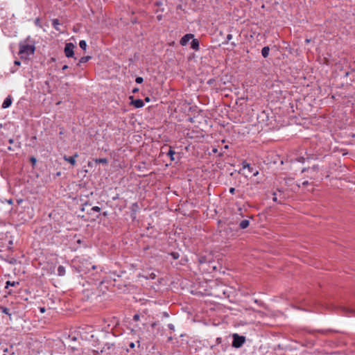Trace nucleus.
<instances>
[{
	"label": "nucleus",
	"mask_w": 355,
	"mask_h": 355,
	"mask_svg": "<svg viewBox=\"0 0 355 355\" xmlns=\"http://www.w3.org/2000/svg\"><path fill=\"white\" fill-rule=\"evenodd\" d=\"M8 202L9 204H12V200H9Z\"/></svg>",
	"instance_id": "47"
},
{
	"label": "nucleus",
	"mask_w": 355,
	"mask_h": 355,
	"mask_svg": "<svg viewBox=\"0 0 355 355\" xmlns=\"http://www.w3.org/2000/svg\"><path fill=\"white\" fill-rule=\"evenodd\" d=\"M30 161H31L32 165L34 166L36 162H37V159H36V158L35 157H31L30 158Z\"/></svg>",
	"instance_id": "26"
},
{
	"label": "nucleus",
	"mask_w": 355,
	"mask_h": 355,
	"mask_svg": "<svg viewBox=\"0 0 355 355\" xmlns=\"http://www.w3.org/2000/svg\"><path fill=\"white\" fill-rule=\"evenodd\" d=\"M170 254L175 260L179 259V257H180L179 253L176 252H173Z\"/></svg>",
	"instance_id": "23"
},
{
	"label": "nucleus",
	"mask_w": 355,
	"mask_h": 355,
	"mask_svg": "<svg viewBox=\"0 0 355 355\" xmlns=\"http://www.w3.org/2000/svg\"><path fill=\"white\" fill-rule=\"evenodd\" d=\"M52 26L53 27L57 30V31H59V26H60V21H59V19H53L52 20Z\"/></svg>",
	"instance_id": "17"
},
{
	"label": "nucleus",
	"mask_w": 355,
	"mask_h": 355,
	"mask_svg": "<svg viewBox=\"0 0 355 355\" xmlns=\"http://www.w3.org/2000/svg\"><path fill=\"white\" fill-rule=\"evenodd\" d=\"M315 331H310L311 334H313Z\"/></svg>",
	"instance_id": "58"
},
{
	"label": "nucleus",
	"mask_w": 355,
	"mask_h": 355,
	"mask_svg": "<svg viewBox=\"0 0 355 355\" xmlns=\"http://www.w3.org/2000/svg\"><path fill=\"white\" fill-rule=\"evenodd\" d=\"M8 150H12V148H11V147H10V146H9V147H8Z\"/></svg>",
	"instance_id": "56"
},
{
	"label": "nucleus",
	"mask_w": 355,
	"mask_h": 355,
	"mask_svg": "<svg viewBox=\"0 0 355 355\" xmlns=\"http://www.w3.org/2000/svg\"><path fill=\"white\" fill-rule=\"evenodd\" d=\"M168 340H172V337H169V338H168Z\"/></svg>",
	"instance_id": "57"
},
{
	"label": "nucleus",
	"mask_w": 355,
	"mask_h": 355,
	"mask_svg": "<svg viewBox=\"0 0 355 355\" xmlns=\"http://www.w3.org/2000/svg\"><path fill=\"white\" fill-rule=\"evenodd\" d=\"M65 268L63 266H59L58 268V275L59 276H64L65 275Z\"/></svg>",
	"instance_id": "16"
},
{
	"label": "nucleus",
	"mask_w": 355,
	"mask_h": 355,
	"mask_svg": "<svg viewBox=\"0 0 355 355\" xmlns=\"http://www.w3.org/2000/svg\"><path fill=\"white\" fill-rule=\"evenodd\" d=\"M310 170H311L313 171L318 172L319 171V166L318 165H313L312 167L304 168L302 170V173H304V172L309 171Z\"/></svg>",
	"instance_id": "10"
},
{
	"label": "nucleus",
	"mask_w": 355,
	"mask_h": 355,
	"mask_svg": "<svg viewBox=\"0 0 355 355\" xmlns=\"http://www.w3.org/2000/svg\"><path fill=\"white\" fill-rule=\"evenodd\" d=\"M92 210L96 212H99L101 211V208L98 206H94L92 208Z\"/></svg>",
	"instance_id": "27"
},
{
	"label": "nucleus",
	"mask_w": 355,
	"mask_h": 355,
	"mask_svg": "<svg viewBox=\"0 0 355 355\" xmlns=\"http://www.w3.org/2000/svg\"><path fill=\"white\" fill-rule=\"evenodd\" d=\"M15 64L17 65V66H19L21 64V62L19 60H15Z\"/></svg>",
	"instance_id": "35"
},
{
	"label": "nucleus",
	"mask_w": 355,
	"mask_h": 355,
	"mask_svg": "<svg viewBox=\"0 0 355 355\" xmlns=\"http://www.w3.org/2000/svg\"><path fill=\"white\" fill-rule=\"evenodd\" d=\"M45 311L44 307L40 308V312L44 313Z\"/></svg>",
	"instance_id": "41"
},
{
	"label": "nucleus",
	"mask_w": 355,
	"mask_h": 355,
	"mask_svg": "<svg viewBox=\"0 0 355 355\" xmlns=\"http://www.w3.org/2000/svg\"><path fill=\"white\" fill-rule=\"evenodd\" d=\"M103 215H104V216H106V215H107L106 212H104V213H103Z\"/></svg>",
	"instance_id": "59"
},
{
	"label": "nucleus",
	"mask_w": 355,
	"mask_h": 355,
	"mask_svg": "<svg viewBox=\"0 0 355 355\" xmlns=\"http://www.w3.org/2000/svg\"><path fill=\"white\" fill-rule=\"evenodd\" d=\"M12 244H13V241H12V240H10V241H9V245H12Z\"/></svg>",
	"instance_id": "45"
},
{
	"label": "nucleus",
	"mask_w": 355,
	"mask_h": 355,
	"mask_svg": "<svg viewBox=\"0 0 355 355\" xmlns=\"http://www.w3.org/2000/svg\"><path fill=\"white\" fill-rule=\"evenodd\" d=\"M157 19L159 21V20H161V19H162V15H158V16L157 17Z\"/></svg>",
	"instance_id": "42"
},
{
	"label": "nucleus",
	"mask_w": 355,
	"mask_h": 355,
	"mask_svg": "<svg viewBox=\"0 0 355 355\" xmlns=\"http://www.w3.org/2000/svg\"><path fill=\"white\" fill-rule=\"evenodd\" d=\"M78 157V154L76 153L73 156L68 157L67 155L63 156V159L64 161L70 163L73 166L76 165V158Z\"/></svg>",
	"instance_id": "5"
},
{
	"label": "nucleus",
	"mask_w": 355,
	"mask_h": 355,
	"mask_svg": "<svg viewBox=\"0 0 355 355\" xmlns=\"http://www.w3.org/2000/svg\"><path fill=\"white\" fill-rule=\"evenodd\" d=\"M191 48L193 50L198 51L200 48V42L198 39L193 38L191 42Z\"/></svg>",
	"instance_id": "9"
},
{
	"label": "nucleus",
	"mask_w": 355,
	"mask_h": 355,
	"mask_svg": "<svg viewBox=\"0 0 355 355\" xmlns=\"http://www.w3.org/2000/svg\"><path fill=\"white\" fill-rule=\"evenodd\" d=\"M143 81H144L143 78H142V77H140V76L137 77V78H136V79H135V82H136L137 83H138V84H141V83H143Z\"/></svg>",
	"instance_id": "25"
},
{
	"label": "nucleus",
	"mask_w": 355,
	"mask_h": 355,
	"mask_svg": "<svg viewBox=\"0 0 355 355\" xmlns=\"http://www.w3.org/2000/svg\"><path fill=\"white\" fill-rule=\"evenodd\" d=\"M249 224H250V221L248 220H246V219L243 220L239 223V227L243 230L245 229L249 226Z\"/></svg>",
	"instance_id": "11"
},
{
	"label": "nucleus",
	"mask_w": 355,
	"mask_h": 355,
	"mask_svg": "<svg viewBox=\"0 0 355 355\" xmlns=\"http://www.w3.org/2000/svg\"><path fill=\"white\" fill-rule=\"evenodd\" d=\"M0 310L5 314L6 315H10L11 314L10 313V309L6 308V307H4V306H0Z\"/></svg>",
	"instance_id": "19"
},
{
	"label": "nucleus",
	"mask_w": 355,
	"mask_h": 355,
	"mask_svg": "<svg viewBox=\"0 0 355 355\" xmlns=\"http://www.w3.org/2000/svg\"><path fill=\"white\" fill-rule=\"evenodd\" d=\"M145 101H146V102H149V101H150V98H149V97H146V98H145Z\"/></svg>",
	"instance_id": "44"
},
{
	"label": "nucleus",
	"mask_w": 355,
	"mask_h": 355,
	"mask_svg": "<svg viewBox=\"0 0 355 355\" xmlns=\"http://www.w3.org/2000/svg\"><path fill=\"white\" fill-rule=\"evenodd\" d=\"M232 39V35L230 33L228 34L226 37V41L225 42H223V44H227L229 42V41H230Z\"/></svg>",
	"instance_id": "24"
},
{
	"label": "nucleus",
	"mask_w": 355,
	"mask_h": 355,
	"mask_svg": "<svg viewBox=\"0 0 355 355\" xmlns=\"http://www.w3.org/2000/svg\"><path fill=\"white\" fill-rule=\"evenodd\" d=\"M96 163L107 164L108 161L106 158H98L95 160Z\"/></svg>",
	"instance_id": "20"
},
{
	"label": "nucleus",
	"mask_w": 355,
	"mask_h": 355,
	"mask_svg": "<svg viewBox=\"0 0 355 355\" xmlns=\"http://www.w3.org/2000/svg\"><path fill=\"white\" fill-rule=\"evenodd\" d=\"M242 168L243 169L248 168L249 172L252 173L253 176H257L259 174V171L246 161L242 162Z\"/></svg>",
	"instance_id": "4"
},
{
	"label": "nucleus",
	"mask_w": 355,
	"mask_h": 355,
	"mask_svg": "<svg viewBox=\"0 0 355 355\" xmlns=\"http://www.w3.org/2000/svg\"><path fill=\"white\" fill-rule=\"evenodd\" d=\"M175 154V152L172 149L171 147H170L168 151L166 153V155L170 157V159L171 161H174V155Z\"/></svg>",
	"instance_id": "14"
},
{
	"label": "nucleus",
	"mask_w": 355,
	"mask_h": 355,
	"mask_svg": "<svg viewBox=\"0 0 355 355\" xmlns=\"http://www.w3.org/2000/svg\"><path fill=\"white\" fill-rule=\"evenodd\" d=\"M139 315L138 314H136L133 316L134 320L137 321V320H139Z\"/></svg>",
	"instance_id": "30"
},
{
	"label": "nucleus",
	"mask_w": 355,
	"mask_h": 355,
	"mask_svg": "<svg viewBox=\"0 0 355 355\" xmlns=\"http://www.w3.org/2000/svg\"><path fill=\"white\" fill-rule=\"evenodd\" d=\"M8 142H9V144H12L14 143V139H10L8 140Z\"/></svg>",
	"instance_id": "37"
},
{
	"label": "nucleus",
	"mask_w": 355,
	"mask_h": 355,
	"mask_svg": "<svg viewBox=\"0 0 355 355\" xmlns=\"http://www.w3.org/2000/svg\"><path fill=\"white\" fill-rule=\"evenodd\" d=\"M193 35L191 33H188L184 35L180 40V43L182 46H185L188 44L189 41L191 39H193Z\"/></svg>",
	"instance_id": "6"
},
{
	"label": "nucleus",
	"mask_w": 355,
	"mask_h": 355,
	"mask_svg": "<svg viewBox=\"0 0 355 355\" xmlns=\"http://www.w3.org/2000/svg\"><path fill=\"white\" fill-rule=\"evenodd\" d=\"M310 42L309 40H308V39L306 40V42Z\"/></svg>",
	"instance_id": "53"
},
{
	"label": "nucleus",
	"mask_w": 355,
	"mask_h": 355,
	"mask_svg": "<svg viewBox=\"0 0 355 355\" xmlns=\"http://www.w3.org/2000/svg\"><path fill=\"white\" fill-rule=\"evenodd\" d=\"M216 80L214 78H211L207 81V84L211 85L215 83Z\"/></svg>",
	"instance_id": "28"
},
{
	"label": "nucleus",
	"mask_w": 355,
	"mask_h": 355,
	"mask_svg": "<svg viewBox=\"0 0 355 355\" xmlns=\"http://www.w3.org/2000/svg\"><path fill=\"white\" fill-rule=\"evenodd\" d=\"M232 45L233 46H236V44H235V43H234V42H232Z\"/></svg>",
	"instance_id": "49"
},
{
	"label": "nucleus",
	"mask_w": 355,
	"mask_h": 355,
	"mask_svg": "<svg viewBox=\"0 0 355 355\" xmlns=\"http://www.w3.org/2000/svg\"><path fill=\"white\" fill-rule=\"evenodd\" d=\"M212 151H213V153H217V151H218V150H217L216 148H214V149L212 150Z\"/></svg>",
	"instance_id": "43"
},
{
	"label": "nucleus",
	"mask_w": 355,
	"mask_h": 355,
	"mask_svg": "<svg viewBox=\"0 0 355 355\" xmlns=\"http://www.w3.org/2000/svg\"><path fill=\"white\" fill-rule=\"evenodd\" d=\"M233 340L232 345L235 348H240L245 342V337L243 336H239L237 334L232 335Z\"/></svg>",
	"instance_id": "2"
},
{
	"label": "nucleus",
	"mask_w": 355,
	"mask_h": 355,
	"mask_svg": "<svg viewBox=\"0 0 355 355\" xmlns=\"http://www.w3.org/2000/svg\"><path fill=\"white\" fill-rule=\"evenodd\" d=\"M105 346H112V345L106 344Z\"/></svg>",
	"instance_id": "51"
},
{
	"label": "nucleus",
	"mask_w": 355,
	"mask_h": 355,
	"mask_svg": "<svg viewBox=\"0 0 355 355\" xmlns=\"http://www.w3.org/2000/svg\"><path fill=\"white\" fill-rule=\"evenodd\" d=\"M12 104V97L10 96H8L5 100L3 101L1 107L3 109L9 107Z\"/></svg>",
	"instance_id": "8"
},
{
	"label": "nucleus",
	"mask_w": 355,
	"mask_h": 355,
	"mask_svg": "<svg viewBox=\"0 0 355 355\" xmlns=\"http://www.w3.org/2000/svg\"><path fill=\"white\" fill-rule=\"evenodd\" d=\"M19 284V282H10V281H7L6 283V286L5 288H8V286H16L17 285Z\"/></svg>",
	"instance_id": "18"
},
{
	"label": "nucleus",
	"mask_w": 355,
	"mask_h": 355,
	"mask_svg": "<svg viewBox=\"0 0 355 355\" xmlns=\"http://www.w3.org/2000/svg\"><path fill=\"white\" fill-rule=\"evenodd\" d=\"M139 91V89L138 88H135L132 89V93H136Z\"/></svg>",
	"instance_id": "40"
},
{
	"label": "nucleus",
	"mask_w": 355,
	"mask_h": 355,
	"mask_svg": "<svg viewBox=\"0 0 355 355\" xmlns=\"http://www.w3.org/2000/svg\"><path fill=\"white\" fill-rule=\"evenodd\" d=\"M224 148L227 149V148H228V146L226 145V146H225Z\"/></svg>",
	"instance_id": "54"
},
{
	"label": "nucleus",
	"mask_w": 355,
	"mask_h": 355,
	"mask_svg": "<svg viewBox=\"0 0 355 355\" xmlns=\"http://www.w3.org/2000/svg\"><path fill=\"white\" fill-rule=\"evenodd\" d=\"M349 72L347 71V72L345 73V76H349Z\"/></svg>",
	"instance_id": "46"
},
{
	"label": "nucleus",
	"mask_w": 355,
	"mask_h": 355,
	"mask_svg": "<svg viewBox=\"0 0 355 355\" xmlns=\"http://www.w3.org/2000/svg\"><path fill=\"white\" fill-rule=\"evenodd\" d=\"M35 51V47L33 44L19 43V55L21 58H26L27 56L34 54Z\"/></svg>",
	"instance_id": "1"
},
{
	"label": "nucleus",
	"mask_w": 355,
	"mask_h": 355,
	"mask_svg": "<svg viewBox=\"0 0 355 355\" xmlns=\"http://www.w3.org/2000/svg\"><path fill=\"white\" fill-rule=\"evenodd\" d=\"M156 4H157V6H159V5L161 4V3L157 2Z\"/></svg>",
	"instance_id": "52"
},
{
	"label": "nucleus",
	"mask_w": 355,
	"mask_h": 355,
	"mask_svg": "<svg viewBox=\"0 0 355 355\" xmlns=\"http://www.w3.org/2000/svg\"><path fill=\"white\" fill-rule=\"evenodd\" d=\"M86 264L89 265V266H90V268H91V269L94 270V269L96 268V266H94V265H92V263H87H87H86Z\"/></svg>",
	"instance_id": "32"
},
{
	"label": "nucleus",
	"mask_w": 355,
	"mask_h": 355,
	"mask_svg": "<svg viewBox=\"0 0 355 355\" xmlns=\"http://www.w3.org/2000/svg\"><path fill=\"white\" fill-rule=\"evenodd\" d=\"M309 184V182L308 181H304L302 182V185L303 186H306V185H308Z\"/></svg>",
	"instance_id": "38"
},
{
	"label": "nucleus",
	"mask_w": 355,
	"mask_h": 355,
	"mask_svg": "<svg viewBox=\"0 0 355 355\" xmlns=\"http://www.w3.org/2000/svg\"><path fill=\"white\" fill-rule=\"evenodd\" d=\"M168 327L170 330H171L173 331L175 330V327L173 324H168Z\"/></svg>",
	"instance_id": "29"
},
{
	"label": "nucleus",
	"mask_w": 355,
	"mask_h": 355,
	"mask_svg": "<svg viewBox=\"0 0 355 355\" xmlns=\"http://www.w3.org/2000/svg\"><path fill=\"white\" fill-rule=\"evenodd\" d=\"M135 343H132H132H130L129 344V347H130V348H132V349H133V348L135 347Z\"/></svg>",
	"instance_id": "34"
},
{
	"label": "nucleus",
	"mask_w": 355,
	"mask_h": 355,
	"mask_svg": "<svg viewBox=\"0 0 355 355\" xmlns=\"http://www.w3.org/2000/svg\"><path fill=\"white\" fill-rule=\"evenodd\" d=\"M68 68H69L68 65L65 64V65H64V66L62 67V69L63 71H64V70L67 69Z\"/></svg>",
	"instance_id": "36"
},
{
	"label": "nucleus",
	"mask_w": 355,
	"mask_h": 355,
	"mask_svg": "<svg viewBox=\"0 0 355 355\" xmlns=\"http://www.w3.org/2000/svg\"><path fill=\"white\" fill-rule=\"evenodd\" d=\"M270 48L269 46H264L261 50V55L263 58H267L269 55Z\"/></svg>",
	"instance_id": "12"
},
{
	"label": "nucleus",
	"mask_w": 355,
	"mask_h": 355,
	"mask_svg": "<svg viewBox=\"0 0 355 355\" xmlns=\"http://www.w3.org/2000/svg\"><path fill=\"white\" fill-rule=\"evenodd\" d=\"M277 191L279 192V193H282L283 191L282 189H277Z\"/></svg>",
	"instance_id": "48"
},
{
	"label": "nucleus",
	"mask_w": 355,
	"mask_h": 355,
	"mask_svg": "<svg viewBox=\"0 0 355 355\" xmlns=\"http://www.w3.org/2000/svg\"><path fill=\"white\" fill-rule=\"evenodd\" d=\"M79 46L82 49L85 50L87 48V42L85 40H80Z\"/></svg>",
	"instance_id": "21"
},
{
	"label": "nucleus",
	"mask_w": 355,
	"mask_h": 355,
	"mask_svg": "<svg viewBox=\"0 0 355 355\" xmlns=\"http://www.w3.org/2000/svg\"><path fill=\"white\" fill-rule=\"evenodd\" d=\"M130 98L132 99L131 104L133 105L136 108H141V107H144V103L142 100H141V99L133 100L132 96H130Z\"/></svg>",
	"instance_id": "7"
},
{
	"label": "nucleus",
	"mask_w": 355,
	"mask_h": 355,
	"mask_svg": "<svg viewBox=\"0 0 355 355\" xmlns=\"http://www.w3.org/2000/svg\"><path fill=\"white\" fill-rule=\"evenodd\" d=\"M75 46L73 44L69 42L67 43L64 46V54L67 58H72L74 55V49Z\"/></svg>",
	"instance_id": "3"
},
{
	"label": "nucleus",
	"mask_w": 355,
	"mask_h": 355,
	"mask_svg": "<svg viewBox=\"0 0 355 355\" xmlns=\"http://www.w3.org/2000/svg\"><path fill=\"white\" fill-rule=\"evenodd\" d=\"M230 193H232V194H234L235 193V189L234 187H231L230 189Z\"/></svg>",
	"instance_id": "33"
},
{
	"label": "nucleus",
	"mask_w": 355,
	"mask_h": 355,
	"mask_svg": "<svg viewBox=\"0 0 355 355\" xmlns=\"http://www.w3.org/2000/svg\"><path fill=\"white\" fill-rule=\"evenodd\" d=\"M317 331L323 334H326L327 332H329V330H318Z\"/></svg>",
	"instance_id": "31"
},
{
	"label": "nucleus",
	"mask_w": 355,
	"mask_h": 355,
	"mask_svg": "<svg viewBox=\"0 0 355 355\" xmlns=\"http://www.w3.org/2000/svg\"><path fill=\"white\" fill-rule=\"evenodd\" d=\"M3 351H4L5 352H8V349H7V348H6L5 349H3Z\"/></svg>",
	"instance_id": "50"
},
{
	"label": "nucleus",
	"mask_w": 355,
	"mask_h": 355,
	"mask_svg": "<svg viewBox=\"0 0 355 355\" xmlns=\"http://www.w3.org/2000/svg\"><path fill=\"white\" fill-rule=\"evenodd\" d=\"M254 302H255V303H259L257 300H254Z\"/></svg>",
	"instance_id": "55"
},
{
	"label": "nucleus",
	"mask_w": 355,
	"mask_h": 355,
	"mask_svg": "<svg viewBox=\"0 0 355 355\" xmlns=\"http://www.w3.org/2000/svg\"><path fill=\"white\" fill-rule=\"evenodd\" d=\"M35 24L36 25H38V24H40V19H35Z\"/></svg>",
	"instance_id": "39"
},
{
	"label": "nucleus",
	"mask_w": 355,
	"mask_h": 355,
	"mask_svg": "<svg viewBox=\"0 0 355 355\" xmlns=\"http://www.w3.org/2000/svg\"><path fill=\"white\" fill-rule=\"evenodd\" d=\"M273 195V198H272V200L275 202H278V203H280L282 204L284 200V197H280L279 200H278L277 197V194L275 192H274L272 193Z\"/></svg>",
	"instance_id": "15"
},
{
	"label": "nucleus",
	"mask_w": 355,
	"mask_h": 355,
	"mask_svg": "<svg viewBox=\"0 0 355 355\" xmlns=\"http://www.w3.org/2000/svg\"><path fill=\"white\" fill-rule=\"evenodd\" d=\"M80 268H81V269H80V270H81V271H83V272H89V270H90V266H89V265H88V264L85 265V267H84V268H82L81 266H80Z\"/></svg>",
	"instance_id": "22"
},
{
	"label": "nucleus",
	"mask_w": 355,
	"mask_h": 355,
	"mask_svg": "<svg viewBox=\"0 0 355 355\" xmlns=\"http://www.w3.org/2000/svg\"><path fill=\"white\" fill-rule=\"evenodd\" d=\"M91 58H92V57H91V56H83V57H82V58L79 60V61H78V62L77 65H78V66H80V64H81L82 63H85V62H88Z\"/></svg>",
	"instance_id": "13"
}]
</instances>
